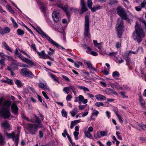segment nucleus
I'll list each match as a JSON object with an SVG mask.
<instances>
[{
  "label": "nucleus",
  "instance_id": "nucleus-9",
  "mask_svg": "<svg viewBox=\"0 0 146 146\" xmlns=\"http://www.w3.org/2000/svg\"><path fill=\"white\" fill-rule=\"evenodd\" d=\"M21 74L23 76H25L27 77H29L31 76L32 74V72L27 68H22L21 69Z\"/></svg>",
  "mask_w": 146,
  "mask_h": 146
},
{
  "label": "nucleus",
  "instance_id": "nucleus-37",
  "mask_svg": "<svg viewBox=\"0 0 146 146\" xmlns=\"http://www.w3.org/2000/svg\"><path fill=\"white\" fill-rule=\"evenodd\" d=\"M116 114L117 116L118 117L119 120L120 122L121 123H123V121L121 119V117L117 112H116Z\"/></svg>",
  "mask_w": 146,
  "mask_h": 146
},
{
  "label": "nucleus",
  "instance_id": "nucleus-27",
  "mask_svg": "<svg viewBox=\"0 0 146 146\" xmlns=\"http://www.w3.org/2000/svg\"><path fill=\"white\" fill-rule=\"evenodd\" d=\"M17 34L19 35H23L25 33V32L23 30H22L21 29H18L17 31Z\"/></svg>",
  "mask_w": 146,
  "mask_h": 146
},
{
  "label": "nucleus",
  "instance_id": "nucleus-2",
  "mask_svg": "<svg viewBox=\"0 0 146 146\" xmlns=\"http://www.w3.org/2000/svg\"><path fill=\"white\" fill-rule=\"evenodd\" d=\"M11 101L10 99H7L2 103V107L0 108V115L3 118L8 119L10 117H13L10 111V107Z\"/></svg>",
  "mask_w": 146,
  "mask_h": 146
},
{
  "label": "nucleus",
  "instance_id": "nucleus-55",
  "mask_svg": "<svg viewBox=\"0 0 146 146\" xmlns=\"http://www.w3.org/2000/svg\"><path fill=\"white\" fill-rule=\"evenodd\" d=\"M25 27L29 32H30L31 34H32V35H33L34 36H35V35L33 34V32L28 27H27L26 26H25Z\"/></svg>",
  "mask_w": 146,
  "mask_h": 146
},
{
  "label": "nucleus",
  "instance_id": "nucleus-39",
  "mask_svg": "<svg viewBox=\"0 0 146 146\" xmlns=\"http://www.w3.org/2000/svg\"><path fill=\"white\" fill-rule=\"evenodd\" d=\"M73 134L75 137L76 140H78V135H79V132L77 131H74V132Z\"/></svg>",
  "mask_w": 146,
  "mask_h": 146
},
{
  "label": "nucleus",
  "instance_id": "nucleus-23",
  "mask_svg": "<svg viewBox=\"0 0 146 146\" xmlns=\"http://www.w3.org/2000/svg\"><path fill=\"white\" fill-rule=\"evenodd\" d=\"M87 10V8L86 7L85 5H81V13H83L84 12Z\"/></svg>",
  "mask_w": 146,
  "mask_h": 146
},
{
  "label": "nucleus",
  "instance_id": "nucleus-3",
  "mask_svg": "<svg viewBox=\"0 0 146 146\" xmlns=\"http://www.w3.org/2000/svg\"><path fill=\"white\" fill-rule=\"evenodd\" d=\"M145 35L142 28L136 22L135 26V31L133 33L132 38L134 40L139 43L142 41Z\"/></svg>",
  "mask_w": 146,
  "mask_h": 146
},
{
  "label": "nucleus",
  "instance_id": "nucleus-1",
  "mask_svg": "<svg viewBox=\"0 0 146 146\" xmlns=\"http://www.w3.org/2000/svg\"><path fill=\"white\" fill-rule=\"evenodd\" d=\"M117 14L121 18H119L117 20V26L116 28L118 36L120 38L122 35V29L123 28V19L127 20V14L124 9L121 6H118L116 9Z\"/></svg>",
  "mask_w": 146,
  "mask_h": 146
},
{
  "label": "nucleus",
  "instance_id": "nucleus-51",
  "mask_svg": "<svg viewBox=\"0 0 146 146\" xmlns=\"http://www.w3.org/2000/svg\"><path fill=\"white\" fill-rule=\"evenodd\" d=\"M135 8L136 10L138 11H140L141 9V6H135Z\"/></svg>",
  "mask_w": 146,
  "mask_h": 146
},
{
  "label": "nucleus",
  "instance_id": "nucleus-10",
  "mask_svg": "<svg viewBox=\"0 0 146 146\" xmlns=\"http://www.w3.org/2000/svg\"><path fill=\"white\" fill-rule=\"evenodd\" d=\"M34 115L35 116L33 119H32L33 121L32 122L37 123V125H43L40 123L41 120L35 114Z\"/></svg>",
  "mask_w": 146,
  "mask_h": 146
},
{
  "label": "nucleus",
  "instance_id": "nucleus-62",
  "mask_svg": "<svg viewBox=\"0 0 146 146\" xmlns=\"http://www.w3.org/2000/svg\"><path fill=\"white\" fill-rule=\"evenodd\" d=\"M31 47L32 48H33L34 49V50L36 52V51H37V50H36V46H35V44H32L31 45Z\"/></svg>",
  "mask_w": 146,
  "mask_h": 146
},
{
  "label": "nucleus",
  "instance_id": "nucleus-19",
  "mask_svg": "<svg viewBox=\"0 0 146 146\" xmlns=\"http://www.w3.org/2000/svg\"><path fill=\"white\" fill-rule=\"evenodd\" d=\"M2 125L6 129H9L10 128L9 124L7 121L4 122L2 124Z\"/></svg>",
  "mask_w": 146,
  "mask_h": 146
},
{
  "label": "nucleus",
  "instance_id": "nucleus-21",
  "mask_svg": "<svg viewBox=\"0 0 146 146\" xmlns=\"http://www.w3.org/2000/svg\"><path fill=\"white\" fill-rule=\"evenodd\" d=\"M85 136L88 137V138L92 139V136L91 135V134L88 131H85Z\"/></svg>",
  "mask_w": 146,
  "mask_h": 146
},
{
  "label": "nucleus",
  "instance_id": "nucleus-40",
  "mask_svg": "<svg viewBox=\"0 0 146 146\" xmlns=\"http://www.w3.org/2000/svg\"><path fill=\"white\" fill-rule=\"evenodd\" d=\"M10 29L9 27H5L4 29V32L5 33H7L10 32Z\"/></svg>",
  "mask_w": 146,
  "mask_h": 146
},
{
  "label": "nucleus",
  "instance_id": "nucleus-53",
  "mask_svg": "<svg viewBox=\"0 0 146 146\" xmlns=\"http://www.w3.org/2000/svg\"><path fill=\"white\" fill-rule=\"evenodd\" d=\"M91 9L92 12H95L98 10L97 6L92 7Z\"/></svg>",
  "mask_w": 146,
  "mask_h": 146
},
{
  "label": "nucleus",
  "instance_id": "nucleus-42",
  "mask_svg": "<svg viewBox=\"0 0 146 146\" xmlns=\"http://www.w3.org/2000/svg\"><path fill=\"white\" fill-rule=\"evenodd\" d=\"M49 50L51 51V52H48V54L49 56H51L52 55L54 54V50H53L52 49H51V48H49Z\"/></svg>",
  "mask_w": 146,
  "mask_h": 146
},
{
  "label": "nucleus",
  "instance_id": "nucleus-17",
  "mask_svg": "<svg viewBox=\"0 0 146 146\" xmlns=\"http://www.w3.org/2000/svg\"><path fill=\"white\" fill-rule=\"evenodd\" d=\"M139 101L142 107L145 108V103L144 101L143 100L141 96L139 97Z\"/></svg>",
  "mask_w": 146,
  "mask_h": 146
},
{
  "label": "nucleus",
  "instance_id": "nucleus-49",
  "mask_svg": "<svg viewBox=\"0 0 146 146\" xmlns=\"http://www.w3.org/2000/svg\"><path fill=\"white\" fill-rule=\"evenodd\" d=\"M79 122V120H75L74 121H72L71 124L74 126Z\"/></svg>",
  "mask_w": 146,
  "mask_h": 146
},
{
  "label": "nucleus",
  "instance_id": "nucleus-16",
  "mask_svg": "<svg viewBox=\"0 0 146 146\" xmlns=\"http://www.w3.org/2000/svg\"><path fill=\"white\" fill-rule=\"evenodd\" d=\"M23 61L30 65H35L34 63L28 59L25 58V60H24Z\"/></svg>",
  "mask_w": 146,
  "mask_h": 146
},
{
  "label": "nucleus",
  "instance_id": "nucleus-11",
  "mask_svg": "<svg viewBox=\"0 0 146 146\" xmlns=\"http://www.w3.org/2000/svg\"><path fill=\"white\" fill-rule=\"evenodd\" d=\"M18 68L17 65L14 62H12L11 65L7 67V69L9 70H17Z\"/></svg>",
  "mask_w": 146,
  "mask_h": 146
},
{
  "label": "nucleus",
  "instance_id": "nucleus-44",
  "mask_svg": "<svg viewBox=\"0 0 146 146\" xmlns=\"http://www.w3.org/2000/svg\"><path fill=\"white\" fill-rule=\"evenodd\" d=\"M69 89H70L72 90V92L74 93L75 94H76V92L75 91V88L73 86H70L69 87Z\"/></svg>",
  "mask_w": 146,
  "mask_h": 146
},
{
  "label": "nucleus",
  "instance_id": "nucleus-22",
  "mask_svg": "<svg viewBox=\"0 0 146 146\" xmlns=\"http://www.w3.org/2000/svg\"><path fill=\"white\" fill-rule=\"evenodd\" d=\"M5 134L8 138H12L14 140V133L13 132L11 133H9L7 132H6Z\"/></svg>",
  "mask_w": 146,
  "mask_h": 146
},
{
  "label": "nucleus",
  "instance_id": "nucleus-24",
  "mask_svg": "<svg viewBox=\"0 0 146 146\" xmlns=\"http://www.w3.org/2000/svg\"><path fill=\"white\" fill-rule=\"evenodd\" d=\"M118 3V1L116 0H111L109 1L108 4L111 6L116 4Z\"/></svg>",
  "mask_w": 146,
  "mask_h": 146
},
{
  "label": "nucleus",
  "instance_id": "nucleus-59",
  "mask_svg": "<svg viewBox=\"0 0 146 146\" xmlns=\"http://www.w3.org/2000/svg\"><path fill=\"white\" fill-rule=\"evenodd\" d=\"M64 110L63 109L62 111V115L66 117H67V113L66 111H63V110Z\"/></svg>",
  "mask_w": 146,
  "mask_h": 146
},
{
  "label": "nucleus",
  "instance_id": "nucleus-25",
  "mask_svg": "<svg viewBox=\"0 0 146 146\" xmlns=\"http://www.w3.org/2000/svg\"><path fill=\"white\" fill-rule=\"evenodd\" d=\"M7 80H2V81L5 83H7L9 84H13V80L7 78Z\"/></svg>",
  "mask_w": 146,
  "mask_h": 146
},
{
  "label": "nucleus",
  "instance_id": "nucleus-48",
  "mask_svg": "<svg viewBox=\"0 0 146 146\" xmlns=\"http://www.w3.org/2000/svg\"><path fill=\"white\" fill-rule=\"evenodd\" d=\"M4 141L3 137V136L1 135V134L0 133V143L2 144Z\"/></svg>",
  "mask_w": 146,
  "mask_h": 146
},
{
  "label": "nucleus",
  "instance_id": "nucleus-50",
  "mask_svg": "<svg viewBox=\"0 0 146 146\" xmlns=\"http://www.w3.org/2000/svg\"><path fill=\"white\" fill-rule=\"evenodd\" d=\"M101 135L103 137L106 135L107 133L105 131H101L100 133Z\"/></svg>",
  "mask_w": 146,
  "mask_h": 146
},
{
  "label": "nucleus",
  "instance_id": "nucleus-58",
  "mask_svg": "<svg viewBox=\"0 0 146 146\" xmlns=\"http://www.w3.org/2000/svg\"><path fill=\"white\" fill-rule=\"evenodd\" d=\"M86 107V105H80L78 106V108L80 110H82L84 109Z\"/></svg>",
  "mask_w": 146,
  "mask_h": 146
},
{
  "label": "nucleus",
  "instance_id": "nucleus-12",
  "mask_svg": "<svg viewBox=\"0 0 146 146\" xmlns=\"http://www.w3.org/2000/svg\"><path fill=\"white\" fill-rule=\"evenodd\" d=\"M36 53L41 58L45 59L47 57V56H48V55L45 54L44 50L40 52L37 51H36Z\"/></svg>",
  "mask_w": 146,
  "mask_h": 146
},
{
  "label": "nucleus",
  "instance_id": "nucleus-45",
  "mask_svg": "<svg viewBox=\"0 0 146 146\" xmlns=\"http://www.w3.org/2000/svg\"><path fill=\"white\" fill-rule=\"evenodd\" d=\"M95 105L98 107L100 106H103L104 104L102 102H97L95 103Z\"/></svg>",
  "mask_w": 146,
  "mask_h": 146
},
{
  "label": "nucleus",
  "instance_id": "nucleus-56",
  "mask_svg": "<svg viewBox=\"0 0 146 146\" xmlns=\"http://www.w3.org/2000/svg\"><path fill=\"white\" fill-rule=\"evenodd\" d=\"M19 135L18 134L17 135L15 136L14 135V140L13 139V141H18L19 139Z\"/></svg>",
  "mask_w": 146,
  "mask_h": 146
},
{
  "label": "nucleus",
  "instance_id": "nucleus-43",
  "mask_svg": "<svg viewBox=\"0 0 146 146\" xmlns=\"http://www.w3.org/2000/svg\"><path fill=\"white\" fill-rule=\"evenodd\" d=\"M6 8L10 11V12L11 13L14 12V10H13L11 7L9 5H6Z\"/></svg>",
  "mask_w": 146,
  "mask_h": 146
},
{
  "label": "nucleus",
  "instance_id": "nucleus-29",
  "mask_svg": "<svg viewBox=\"0 0 146 146\" xmlns=\"http://www.w3.org/2000/svg\"><path fill=\"white\" fill-rule=\"evenodd\" d=\"M138 125L144 131L146 128V124L139 123L138 124Z\"/></svg>",
  "mask_w": 146,
  "mask_h": 146
},
{
  "label": "nucleus",
  "instance_id": "nucleus-13",
  "mask_svg": "<svg viewBox=\"0 0 146 146\" xmlns=\"http://www.w3.org/2000/svg\"><path fill=\"white\" fill-rule=\"evenodd\" d=\"M138 51V49L137 50L135 51H132L131 50L129 51V53L128 54H127L126 55V58H125V59L126 60V61L127 62H128L130 60V58L129 57H128V56L129 55V54H136L137 53Z\"/></svg>",
  "mask_w": 146,
  "mask_h": 146
},
{
  "label": "nucleus",
  "instance_id": "nucleus-31",
  "mask_svg": "<svg viewBox=\"0 0 146 146\" xmlns=\"http://www.w3.org/2000/svg\"><path fill=\"white\" fill-rule=\"evenodd\" d=\"M64 132L66 133V135H67V137L68 139L70 142H72V140L71 139V137H70L66 129H65L64 130Z\"/></svg>",
  "mask_w": 146,
  "mask_h": 146
},
{
  "label": "nucleus",
  "instance_id": "nucleus-47",
  "mask_svg": "<svg viewBox=\"0 0 146 146\" xmlns=\"http://www.w3.org/2000/svg\"><path fill=\"white\" fill-rule=\"evenodd\" d=\"M18 57L23 61H24L26 58L24 57L21 53L18 54Z\"/></svg>",
  "mask_w": 146,
  "mask_h": 146
},
{
  "label": "nucleus",
  "instance_id": "nucleus-41",
  "mask_svg": "<svg viewBox=\"0 0 146 146\" xmlns=\"http://www.w3.org/2000/svg\"><path fill=\"white\" fill-rule=\"evenodd\" d=\"M44 133L43 131L40 130L39 132V137L40 138H42L43 137Z\"/></svg>",
  "mask_w": 146,
  "mask_h": 146
},
{
  "label": "nucleus",
  "instance_id": "nucleus-36",
  "mask_svg": "<svg viewBox=\"0 0 146 146\" xmlns=\"http://www.w3.org/2000/svg\"><path fill=\"white\" fill-rule=\"evenodd\" d=\"M112 76L113 77H118L119 76V74L118 72L115 71L113 73Z\"/></svg>",
  "mask_w": 146,
  "mask_h": 146
},
{
  "label": "nucleus",
  "instance_id": "nucleus-52",
  "mask_svg": "<svg viewBox=\"0 0 146 146\" xmlns=\"http://www.w3.org/2000/svg\"><path fill=\"white\" fill-rule=\"evenodd\" d=\"M109 91L110 92V93L114 94L115 95H117V92H115V91H113L111 89H108Z\"/></svg>",
  "mask_w": 146,
  "mask_h": 146
},
{
  "label": "nucleus",
  "instance_id": "nucleus-30",
  "mask_svg": "<svg viewBox=\"0 0 146 146\" xmlns=\"http://www.w3.org/2000/svg\"><path fill=\"white\" fill-rule=\"evenodd\" d=\"M38 85L39 87L40 88L47 89V86L42 82H40L38 84Z\"/></svg>",
  "mask_w": 146,
  "mask_h": 146
},
{
  "label": "nucleus",
  "instance_id": "nucleus-18",
  "mask_svg": "<svg viewBox=\"0 0 146 146\" xmlns=\"http://www.w3.org/2000/svg\"><path fill=\"white\" fill-rule=\"evenodd\" d=\"M78 112L77 108H75L72 110L70 112V113L72 117H74Z\"/></svg>",
  "mask_w": 146,
  "mask_h": 146
},
{
  "label": "nucleus",
  "instance_id": "nucleus-7",
  "mask_svg": "<svg viewBox=\"0 0 146 146\" xmlns=\"http://www.w3.org/2000/svg\"><path fill=\"white\" fill-rule=\"evenodd\" d=\"M59 11L58 9H55L52 14V17L54 21L57 23L60 20L59 15Z\"/></svg>",
  "mask_w": 146,
  "mask_h": 146
},
{
  "label": "nucleus",
  "instance_id": "nucleus-38",
  "mask_svg": "<svg viewBox=\"0 0 146 146\" xmlns=\"http://www.w3.org/2000/svg\"><path fill=\"white\" fill-rule=\"evenodd\" d=\"M120 133L118 131H117L116 132V135L118 138L120 140H122V138L121 136L120 135Z\"/></svg>",
  "mask_w": 146,
  "mask_h": 146
},
{
  "label": "nucleus",
  "instance_id": "nucleus-8",
  "mask_svg": "<svg viewBox=\"0 0 146 146\" xmlns=\"http://www.w3.org/2000/svg\"><path fill=\"white\" fill-rule=\"evenodd\" d=\"M11 109L12 112L15 115H18L19 108L15 102L12 103L11 106Z\"/></svg>",
  "mask_w": 146,
  "mask_h": 146
},
{
  "label": "nucleus",
  "instance_id": "nucleus-46",
  "mask_svg": "<svg viewBox=\"0 0 146 146\" xmlns=\"http://www.w3.org/2000/svg\"><path fill=\"white\" fill-rule=\"evenodd\" d=\"M50 76L53 78L55 81H58V80L56 78V76L52 74H50Z\"/></svg>",
  "mask_w": 146,
  "mask_h": 146
},
{
  "label": "nucleus",
  "instance_id": "nucleus-28",
  "mask_svg": "<svg viewBox=\"0 0 146 146\" xmlns=\"http://www.w3.org/2000/svg\"><path fill=\"white\" fill-rule=\"evenodd\" d=\"M11 21L13 24V27L14 28H18V24L14 20V19L11 17Z\"/></svg>",
  "mask_w": 146,
  "mask_h": 146
},
{
  "label": "nucleus",
  "instance_id": "nucleus-5",
  "mask_svg": "<svg viewBox=\"0 0 146 146\" xmlns=\"http://www.w3.org/2000/svg\"><path fill=\"white\" fill-rule=\"evenodd\" d=\"M43 125H38L36 124H27V129L30 134L31 135H35L38 128H43Z\"/></svg>",
  "mask_w": 146,
  "mask_h": 146
},
{
  "label": "nucleus",
  "instance_id": "nucleus-6",
  "mask_svg": "<svg viewBox=\"0 0 146 146\" xmlns=\"http://www.w3.org/2000/svg\"><path fill=\"white\" fill-rule=\"evenodd\" d=\"M85 23L84 26V35L85 37H88L89 33V18L88 15L85 16Z\"/></svg>",
  "mask_w": 146,
  "mask_h": 146
},
{
  "label": "nucleus",
  "instance_id": "nucleus-4",
  "mask_svg": "<svg viewBox=\"0 0 146 146\" xmlns=\"http://www.w3.org/2000/svg\"><path fill=\"white\" fill-rule=\"evenodd\" d=\"M35 30L38 33L40 34L42 37H44L46 38L52 44L58 48H62L63 50H65V49L62 46L59 45L56 42L54 41L50 37H49L39 27H37V29H36Z\"/></svg>",
  "mask_w": 146,
  "mask_h": 146
},
{
  "label": "nucleus",
  "instance_id": "nucleus-35",
  "mask_svg": "<svg viewBox=\"0 0 146 146\" xmlns=\"http://www.w3.org/2000/svg\"><path fill=\"white\" fill-rule=\"evenodd\" d=\"M63 90V91L65 92L67 94H68L70 91L69 87H64Z\"/></svg>",
  "mask_w": 146,
  "mask_h": 146
},
{
  "label": "nucleus",
  "instance_id": "nucleus-20",
  "mask_svg": "<svg viewBox=\"0 0 146 146\" xmlns=\"http://www.w3.org/2000/svg\"><path fill=\"white\" fill-rule=\"evenodd\" d=\"M3 44L4 46L5 49L7 50H8L11 52H12L11 50L10 49L9 46H8V45L6 44V43L5 42H3Z\"/></svg>",
  "mask_w": 146,
  "mask_h": 146
},
{
  "label": "nucleus",
  "instance_id": "nucleus-14",
  "mask_svg": "<svg viewBox=\"0 0 146 146\" xmlns=\"http://www.w3.org/2000/svg\"><path fill=\"white\" fill-rule=\"evenodd\" d=\"M95 97L96 99L99 100H104L106 99V98L105 96L101 94L96 95Z\"/></svg>",
  "mask_w": 146,
  "mask_h": 146
},
{
  "label": "nucleus",
  "instance_id": "nucleus-15",
  "mask_svg": "<svg viewBox=\"0 0 146 146\" xmlns=\"http://www.w3.org/2000/svg\"><path fill=\"white\" fill-rule=\"evenodd\" d=\"M85 64L87 65L88 67L90 69L93 70L95 71H96V69L93 67L92 64L90 62H85Z\"/></svg>",
  "mask_w": 146,
  "mask_h": 146
},
{
  "label": "nucleus",
  "instance_id": "nucleus-63",
  "mask_svg": "<svg viewBox=\"0 0 146 146\" xmlns=\"http://www.w3.org/2000/svg\"><path fill=\"white\" fill-rule=\"evenodd\" d=\"M121 95L123 97V98H127L128 97V96H126L125 95V94L124 92H120Z\"/></svg>",
  "mask_w": 146,
  "mask_h": 146
},
{
  "label": "nucleus",
  "instance_id": "nucleus-26",
  "mask_svg": "<svg viewBox=\"0 0 146 146\" xmlns=\"http://www.w3.org/2000/svg\"><path fill=\"white\" fill-rule=\"evenodd\" d=\"M15 83L17 85V86L21 88L23 86L20 80H16L15 82Z\"/></svg>",
  "mask_w": 146,
  "mask_h": 146
},
{
  "label": "nucleus",
  "instance_id": "nucleus-32",
  "mask_svg": "<svg viewBox=\"0 0 146 146\" xmlns=\"http://www.w3.org/2000/svg\"><path fill=\"white\" fill-rule=\"evenodd\" d=\"M87 4L88 7L89 8L91 9L92 7V2L91 0H88Z\"/></svg>",
  "mask_w": 146,
  "mask_h": 146
},
{
  "label": "nucleus",
  "instance_id": "nucleus-61",
  "mask_svg": "<svg viewBox=\"0 0 146 146\" xmlns=\"http://www.w3.org/2000/svg\"><path fill=\"white\" fill-rule=\"evenodd\" d=\"M98 133V132L97 133L94 134V136L95 138L96 139H97L100 138Z\"/></svg>",
  "mask_w": 146,
  "mask_h": 146
},
{
  "label": "nucleus",
  "instance_id": "nucleus-54",
  "mask_svg": "<svg viewBox=\"0 0 146 146\" xmlns=\"http://www.w3.org/2000/svg\"><path fill=\"white\" fill-rule=\"evenodd\" d=\"M72 98V96L70 94H68L66 98V100L67 101H70Z\"/></svg>",
  "mask_w": 146,
  "mask_h": 146
},
{
  "label": "nucleus",
  "instance_id": "nucleus-57",
  "mask_svg": "<svg viewBox=\"0 0 146 146\" xmlns=\"http://www.w3.org/2000/svg\"><path fill=\"white\" fill-rule=\"evenodd\" d=\"M42 93L44 97L47 99H48L49 97H48L46 93L44 91H42Z\"/></svg>",
  "mask_w": 146,
  "mask_h": 146
},
{
  "label": "nucleus",
  "instance_id": "nucleus-64",
  "mask_svg": "<svg viewBox=\"0 0 146 146\" xmlns=\"http://www.w3.org/2000/svg\"><path fill=\"white\" fill-rule=\"evenodd\" d=\"M141 21L144 24L145 26V29L146 31V21L144 19H142Z\"/></svg>",
  "mask_w": 146,
  "mask_h": 146
},
{
  "label": "nucleus",
  "instance_id": "nucleus-34",
  "mask_svg": "<svg viewBox=\"0 0 146 146\" xmlns=\"http://www.w3.org/2000/svg\"><path fill=\"white\" fill-rule=\"evenodd\" d=\"M117 52H111L108 55L109 56H114V57H115V56L117 54Z\"/></svg>",
  "mask_w": 146,
  "mask_h": 146
},
{
  "label": "nucleus",
  "instance_id": "nucleus-60",
  "mask_svg": "<svg viewBox=\"0 0 146 146\" xmlns=\"http://www.w3.org/2000/svg\"><path fill=\"white\" fill-rule=\"evenodd\" d=\"M78 99H79V100L80 101L82 102V101L83 100L84 98V97L82 96V95H80L78 96Z\"/></svg>",
  "mask_w": 146,
  "mask_h": 146
},
{
  "label": "nucleus",
  "instance_id": "nucleus-33",
  "mask_svg": "<svg viewBox=\"0 0 146 146\" xmlns=\"http://www.w3.org/2000/svg\"><path fill=\"white\" fill-rule=\"evenodd\" d=\"M141 8H145L146 9V0H144L140 4Z\"/></svg>",
  "mask_w": 146,
  "mask_h": 146
}]
</instances>
